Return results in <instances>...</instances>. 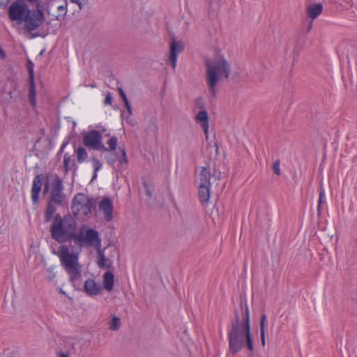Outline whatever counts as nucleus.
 Wrapping results in <instances>:
<instances>
[{"instance_id":"e433bc0d","label":"nucleus","mask_w":357,"mask_h":357,"mask_svg":"<svg viewBox=\"0 0 357 357\" xmlns=\"http://www.w3.org/2000/svg\"><path fill=\"white\" fill-rule=\"evenodd\" d=\"M118 92H119V94L120 97L122 98V100H123L124 103L126 102H128L127 96H126L124 91L122 89V88L119 87L118 88Z\"/></svg>"},{"instance_id":"7ed1b4c3","label":"nucleus","mask_w":357,"mask_h":357,"mask_svg":"<svg viewBox=\"0 0 357 357\" xmlns=\"http://www.w3.org/2000/svg\"><path fill=\"white\" fill-rule=\"evenodd\" d=\"M206 82L211 96L215 97V88L221 77L229 78L231 66L227 60L222 55H217L213 59H206Z\"/></svg>"},{"instance_id":"bb28decb","label":"nucleus","mask_w":357,"mask_h":357,"mask_svg":"<svg viewBox=\"0 0 357 357\" xmlns=\"http://www.w3.org/2000/svg\"><path fill=\"white\" fill-rule=\"evenodd\" d=\"M107 144L108 145V147H107L106 151H102L103 152L115 151L117 148L118 138L116 136H112L108 139Z\"/></svg>"},{"instance_id":"ea45409f","label":"nucleus","mask_w":357,"mask_h":357,"mask_svg":"<svg viewBox=\"0 0 357 357\" xmlns=\"http://www.w3.org/2000/svg\"><path fill=\"white\" fill-rule=\"evenodd\" d=\"M10 0H1L0 1V8H4L8 6Z\"/></svg>"},{"instance_id":"37998d69","label":"nucleus","mask_w":357,"mask_h":357,"mask_svg":"<svg viewBox=\"0 0 357 357\" xmlns=\"http://www.w3.org/2000/svg\"><path fill=\"white\" fill-rule=\"evenodd\" d=\"M57 356H58V357H69V356L68 354L62 353V352L58 353Z\"/></svg>"},{"instance_id":"ddd939ff","label":"nucleus","mask_w":357,"mask_h":357,"mask_svg":"<svg viewBox=\"0 0 357 357\" xmlns=\"http://www.w3.org/2000/svg\"><path fill=\"white\" fill-rule=\"evenodd\" d=\"M43 176L41 174L36 176L33 181L31 189V199L33 204H37L39 199V194L43 185Z\"/></svg>"},{"instance_id":"58836bf2","label":"nucleus","mask_w":357,"mask_h":357,"mask_svg":"<svg viewBox=\"0 0 357 357\" xmlns=\"http://www.w3.org/2000/svg\"><path fill=\"white\" fill-rule=\"evenodd\" d=\"M124 105H125V107L127 109V112H128V116H131L132 114V108H131V106H130V105L129 103V101L125 102Z\"/></svg>"},{"instance_id":"6ab92c4d","label":"nucleus","mask_w":357,"mask_h":357,"mask_svg":"<svg viewBox=\"0 0 357 357\" xmlns=\"http://www.w3.org/2000/svg\"><path fill=\"white\" fill-rule=\"evenodd\" d=\"M312 26V22L308 24L306 31H301L300 33L298 34L295 45L297 49L301 50L303 47L307 39V35L310 31Z\"/></svg>"},{"instance_id":"4be33fe9","label":"nucleus","mask_w":357,"mask_h":357,"mask_svg":"<svg viewBox=\"0 0 357 357\" xmlns=\"http://www.w3.org/2000/svg\"><path fill=\"white\" fill-rule=\"evenodd\" d=\"M114 274L111 271H107L103 275V285L105 290L111 291L114 287Z\"/></svg>"},{"instance_id":"dca6fc26","label":"nucleus","mask_w":357,"mask_h":357,"mask_svg":"<svg viewBox=\"0 0 357 357\" xmlns=\"http://www.w3.org/2000/svg\"><path fill=\"white\" fill-rule=\"evenodd\" d=\"M201 169L199 174V184L211 185L210 179L216 177V176L211 173L208 167H202Z\"/></svg>"},{"instance_id":"c85d7f7f","label":"nucleus","mask_w":357,"mask_h":357,"mask_svg":"<svg viewBox=\"0 0 357 357\" xmlns=\"http://www.w3.org/2000/svg\"><path fill=\"white\" fill-rule=\"evenodd\" d=\"M325 201V192L322 187H321L319 195V202L317 206V211L319 213L321 211V204Z\"/></svg>"},{"instance_id":"c9c22d12","label":"nucleus","mask_w":357,"mask_h":357,"mask_svg":"<svg viewBox=\"0 0 357 357\" xmlns=\"http://www.w3.org/2000/svg\"><path fill=\"white\" fill-rule=\"evenodd\" d=\"M208 16H211V15H213L214 14H215L216 10L215 9H213V8L212 6V0H208Z\"/></svg>"},{"instance_id":"20e7f679","label":"nucleus","mask_w":357,"mask_h":357,"mask_svg":"<svg viewBox=\"0 0 357 357\" xmlns=\"http://www.w3.org/2000/svg\"><path fill=\"white\" fill-rule=\"evenodd\" d=\"M76 229V222L70 215L62 217L60 214H56L53 218L50 231L54 241L59 243H64L74 240Z\"/></svg>"},{"instance_id":"5701e85b","label":"nucleus","mask_w":357,"mask_h":357,"mask_svg":"<svg viewBox=\"0 0 357 357\" xmlns=\"http://www.w3.org/2000/svg\"><path fill=\"white\" fill-rule=\"evenodd\" d=\"M63 167L66 173L72 169L74 170H77V166L76 165L74 160L72 159V156L68 153H66L63 156Z\"/></svg>"},{"instance_id":"cd10ccee","label":"nucleus","mask_w":357,"mask_h":357,"mask_svg":"<svg viewBox=\"0 0 357 357\" xmlns=\"http://www.w3.org/2000/svg\"><path fill=\"white\" fill-rule=\"evenodd\" d=\"M120 319L116 316H113L109 328L112 331H118L120 328Z\"/></svg>"},{"instance_id":"4468645a","label":"nucleus","mask_w":357,"mask_h":357,"mask_svg":"<svg viewBox=\"0 0 357 357\" xmlns=\"http://www.w3.org/2000/svg\"><path fill=\"white\" fill-rule=\"evenodd\" d=\"M195 121L197 123L201 124V126L204 130L206 138L208 139L209 128L208 112L205 109L199 112L198 114L195 116Z\"/></svg>"},{"instance_id":"4c0bfd02","label":"nucleus","mask_w":357,"mask_h":357,"mask_svg":"<svg viewBox=\"0 0 357 357\" xmlns=\"http://www.w3.org/2000/svg\"><path fill=\"white\" fill-rule=\"evenodd\" d=\"M112 102V97L111 94L109 93L105 96L104 103L105 105H111Z\"/></svg>"},{"instance_id":"9b49d317","label":"nucleus","mask_w":357,"mask_h":357,"mask_svg":"<svg viewBox=\"0 0 357 357\" xmlns=\"http://www.w3.org/2000/svg\"><path fill=\"white\" fill-rule=\"evenodd\" d=\"M99 210L102 212L106 221L110 222L113 219V202L108 197H103L99 203Z\"/></svg>"},{"instance_id":"72a5a7b5","label":"nucleus","mask_w":357,"mask_h":357,"mask_svg":"<svg viewBox=\"0 0 357 357\" xmlns=\"http://www.w3.org/2000/svg\"><path fill=\"white\" fill-rule=\"evenodd\" d=\"M93 168L96 172H98L102 167V163L96 158L92 159Z\"/></svg>"},{"instance_id":"a19ab883","label":"nucleus","mask_w":357,"mask_h":357,"mask_svg":"<svg viewBox=\"0 0 357 357\" xmlns=\"http://www.w3.org/2000/svg\"><path fill=\"white\" fill-rule=\"evenodd\" d=\"M260 338L261 341V344L264 347L266 345L265 333H260Z\"/></svg>"},{"instance_id":"aec40b11","label":"nucleus","mask_w":357,"mask_h":357,"mask_svg":"<svg viewBox=\"0 0 357 357\" xmlns=\"http://www.w3.org/2000/svg\"><path fill=\"white\" fill-rule=\"evenodd\" d=\"M322 11L323 6L321 3L312 4L307 8V14L312 20L317 18Z\"/></svg>"},{"instance_id":"f03ea898","label":"nucleus","mask_w":357,"mask_h":357,"mask_svg":"<svg viewBox=\"0 0 357 357\" xmlns=\"http://www.w3.org/2000/svg\"><path fill=\"white\" fill-rule=\"evenodd\" d=\"M229 351L232 354H237L247 343L250 351H253L254 345L250 335V313L248 305L245 308L241 306V317L238 312L235 313V321L232 322L231 330L228 333Z\"/></svg>"},{"instance_id":"f3484780","label":"nucleus","mask_w":357,"mask_h":357,"mask_svg":"<svg viewBox=\"0 0 357 357\" xmlns=\"http://www.w3.org/2000/svg\"><path fill=\"white\" fill-rule=\"evenodd\" d=\"M211 185H199V199L202 204L207 203L209 200L211 192H210Z\"/></svg>"},{"instance_id":"f8f14e48","label":"nucleus","mask_w":357,"mask_h":357,"mask_svg":"<svg viewBox=\"0 0 357 357\" xmlns=\"http://www.w3.org/2000/svg\"><path fill=\"white\" fill-rule=\"evenodd\" d=\"M115 155H116V158H115L112 155H107L105 157L107 163L110 166L114 167V163L116 161L117 158H118L119 165L121 166L127 165V163H128L127 155H126V150L123 148L119 147Z\"/></svg>"},{"instance_id":"f704fd0d","label":"nucleus","mask_w":357,"mask_h":357,"mask_svg":"<svg viewBox=\"0 0 357 357\" xmlns=\"http://www.w3.org/2000/svg\"><path fill=\"white\" fill-rule=\"evenodd\" d=\"M28 70L29 74V80H34L33 63L31 61L28 63Z\"/></svg>"},{"instance_id":"6e6552de","label":"nucleus","mask_w":357,"mask_h":357,"mask_svg":"<svg viewBox=\"0 0 357 357\" xmlns=\"http://www.w3.org/2000/svg\"><path fill=\"white\" fill-rule=\"evenodd\" d=\"M83 144L84 146L97 151H106L107 147L102 142V135L100 131L92 130L84 134Z\"/></svg>"},{"instance_id":"0eeeda50","label":"nucleus","mask_w":357,"mask_h":357,"mask_svg":"<svg viewBox=\"0 0 357 357\" xmlns=\"http://www.w3.org/2000/svg\"><path fill=\"white\" fill-rule=\"evenodd\" d=\"M73 241L80 246L84 245L93 246L96 244H100L99 234L93 229H88L84 233V229L81 228L78 233L76 232Z\"/></svg>"},{"instance_id":"09e8293b","label":"nucleus","mask_w":357,"mask_h":357,"mask_svg":"<svg viewBox=\"0 0 357 357\" xmlns=\"http://www.w3.org/2000/svg\"><path fill=\"white\" fill-rule=\"evenodd\" d=\"M77 1H78V0H70V1H71L72 3H77Z\"/></svg>"},{"instance_id":"a878e982","label":"nucleus","mask_w":357,"mask_h":357,"mask_svg":"<svg viewBox=\"0 0 357 357\" xmlns=\"http://www.w3.org/2000/svg\"><path fill=\"white\" fill-rule=\"evenodd\" d=\"M75 153L78 163H82L88 158V153L84 147H78L77 149H75Z\"/></svg>"},{"instance_id":"7c9ffc66","label":"nucleus","mask_w":357,"mask_h":357,"mask_svg":"<svg viewBox=\"0 0 357 357\" xmlns=\"http://www.w3.org/2000/svg\"><path fill=\"white\" fill-rule=\"evenodd\" d=\"M54 267H50L47 270V271L48 273L47 279L49 282H54L55 281V279L56 277V273L54 271Z\"/></svg>"},{"instance_id":"49530a36","label":"nucleus","mask_w":357,"mask_h":357,"mask_svg":"<svg viewBox=\"0 0 357 357\" xmlns=\"http://www.w3.org/2000/svg\"><path fill=\"white\" fill-rule=\"evenodd\" d=\"M146 195L149 197H151V192L149 190H146Z\"/></svg>"},{"instance_id":"1a4fd4ad","label":"nucleus","mask_w":357,"mask_h":357,"mask_svg":"<svg viewBox=\"0 0 357 357\" xmlns=\"http://www.w3.org/2000/svg\"><path fill=\"white\" fill-rule=\"evenodd\" d=\"M63 190V185L62 181L59 176H56L52 182L49 201L54 203L56 206H61L65 199Z\"/></svg>"},{"instance_id":"c756f323","label":"nucleus","mask_w":357,"mask_h":357,"mask_svg":"<svg viewBox=\"0 0 357 357\" xmlns=\"http://www.w3.org/2000/svg\"><path fill=\"white\" fill-rule=\"evenodd\" d=\"M106 258L105 257V255L101 251H98V265L100 268H105L106 266L105 265Z\"/></svg>"},{"instance_id":"412c9836","label":"nucleus","mask_w":357,"mask_h":357,"mask_svg":"<svg viewBox=\"0 0 357 357\" xmlns=\"http://www.w3.org/2000/svg\"><path fill=\"white\" fill-rule=\"evenodd\" d=\"M54 203L48 201L47 208L44 213V222L47 223L51 220L53 221V215L56 211V207Z\"/></svg>"},{"instance_id":"393cba45","label":"nucleus","mask_w":357,"mask_h":357,"mask_svg":"<svg viewBox=\"0 0 357 357\" xmlns=\"http://www.w3.org/2000/svg\"><path fill=\"white\" fill-rule=\"evenodd\" d=\"M59 13L57 15H52V20H62L64 19L67 13V2L65 1L63 5L57 6Z\"/></svg>"},{"instance_id":"a211bd4d","label":"nucleus","mask_w":357,"mask_h":357,"mask_svg":"<svg viewBox=\"0 0 357 357\" xmlns=\"http://www.w3.org/2000/svg\"><path fill=\"white\" fill-rule=\"evenodd\" d=\"M30 4L34 5L37 8V3H40L43 6V13L46 11L47 15H51V6H54L55 1L54 0H26Z\"/></svg>"},{"instance_id":"2eb2a0df","label":"nucleus","mask_w":357,"mask_h":357,"mask_svg":"<svg viewBox=\"0 0 357 357\" xmlns=\"http://www.w3.org/2000/svg\"><path fill=\"white\" fill-rule=\"evenodd\" d=\"M84 290L89 296L97 295L100 291V287L92 279H88L85 281Z\"/></svg>"},{"instance_id":"9d476101","label":"nucleus","mask_w":357,"mask_h":357,"mask_svg":"<svg viewBox=\"0 0 357 357\" xmlns=\"http://www.w3.org/2000/svg\"><path fill=\"white\" fill-rule=\"evenodd\" d=\"M184 49L185 45L182 41L176 40L174 37L172 38L170 43V52L169 55V60L170 65L173 69H174L176 66L178 54L183 52Z\"/></svg>"},{"instance_id":"473e14b6","label":"nucleus","mask_w":357,"mask_h":357,"mask_svg":"<svg viewBox=\"0 0 357 357\" xmlns=\"http://www.w3.org/2000/svg\"><path fill=\"white\" fill-rule=\"evenodd\" d=\"M280 165V162L279 160H277L273 165V170L274 173L278 176L281 174Z\"/></svg>"},{"instance_id":"79ce46f5","label":"nucleus","mask_w":357,"mask_h":357,"mask_svg":"<svg viewBox=\"0 0 357 357\" xmlns=\"http://www.w3.org/2000/svg\"><path fill=\"white\" fill-rule=\"evenodd\" d=\"M101 135H104L105 136H109L110 135V132L106 129V128H102L101 132H100Z\"/></svg>"},{"instance_id":"de8ad7c7","label":"nucleus","mask_w":357,"mask_h":357,"mask_svg":"<svg viewBox=\"0 0 357 357\" xmlns=\"http://www.w3.org/2000/svg\"><path fill=\"white\" fill-rule=\"evenodd\" d=\"M0 54L1 56H4V52L0 48Z\"/></svg>"},{"instance_id":"a18cd8bd","label":"nucleus","mask_w":357,"mask_h":357,"mask_svg":"<svg viewBox=\"0 0 357 357\" xmlns=\"http://www.w3.org/2000/svg\"><path fill=\"white\" fill-rule=\"evenodd\" d=\"M96 177H97V172H96L94 171V173H93V175L92 180L96 179Z\"/></svg>"},{"instance_id":"423d86ee","label":"nucleus","mask_w":357,"mask_h":357,"mask_svg":"<svg viewBox=\"0 0 357 357\" xmlns=\"http://www.w3.org/2000/svg\"><path fill=\"white\" fill-rule=\"evenodd\" d=\"M93 206V199L84 193L77 194L72 201L73 213L79 218L91 214Z\"/></svg>"},{"instance_id":"f257e3e1","label":"nucleus","mask_w":357,"mask_h":357,"mask_svg":"<svg viewBox=\"0 0 357 357\" xmlns=\"http://www.w3.org/2000/svg\"><path fill=\"white\" fill-rule=\"evenodd\" d=\"M9 19L18 24H24V29L33 38L40 36V29L45 20L43 6L37 3V8L30 9L24 0H15L8 9Z\"/></svg>"},{"instance_id":"39448f33","label":"nucleus","mask_w":357,"mask_h":357,"mask_svg":"<svg viewBox=\"0 0 357 357\" xmlns=\"http://www.w3.org/2000/svg\"><path fill=\"white\" fill-rule=\"evenodd\" d=\"M54 254L59 257L61 266L70 275V281L74 282L79 280L81 277V266L78 262V257L70 253L69 248L64 245H60Z\"/></svg>"},{"instance_id":"c03bdc74","label":"nucleus","mask_w":357,"mask_h":357,"mask_svg":"<svg viewBox=\"0 0 357 357\" xmlns=\"http://www.w3.org/2000/svg\"><path fill=\"white\" fill-rule=\"evenodd\" d=\"M76 4H77V6H79V9H82V3L80 1V0H78L77 1V3H75Z\"/></svg>"},{"instance_id":"2f4dec72","label":"nucleus","mask_w":357,"mask_h":357,"mask_svg":"<svg viewBox=\"0 0 357 357\" xmlns=\"http://www.w3.org/2000/svg\"><path fill=\"white\" fill-rule=\"evenodd\" d=\"M266 315L262 314L260 321V333H265Z\"/></svg>"},{"instance_id":"8fccbe9b","label":"nucleus","mask_w":357,"mask_h":357,"mask_svg":"<svg viewBox=\"0 0 357 357\" xmlns=\"http://www.w3.org/2000/svg\"><path fill=\"white\" fill-rule=\"evenodd\" d=\"M60 292H61V294H64V291H63V290H61V291H60Z\"/></svg>"},{"instance_id":"b1692460","label":"nucleus","mask_w":357,"mask_h":357,"mask_svg":"<svg viewBox=\"0 0 357 357\" xmlns=\"http://www.w3.org/2000/svg\"><path fill=\"white\" fill-rule=\"evenodd\" d=\"M29 100L33 107L36 105V90L34 80H29Z\"/></svg>"}]
</instances>
